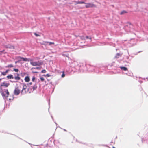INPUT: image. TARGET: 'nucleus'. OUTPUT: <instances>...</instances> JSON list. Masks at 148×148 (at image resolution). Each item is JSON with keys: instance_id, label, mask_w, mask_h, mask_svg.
Here are the masks:
<instances>
[{"instance_id": "obj_1", "label": "nucleus", "mask_w": 148, "mask_h": 148, "mask_svg": "<svg viewBox=\"0 0 148 148\" xmlns=\"http://www.w3.org/2000/svg\"><path fill=\"white\" fill-rule=\"evenodd\" d=\"M9 85L10 84L9 83H7L5 81H4L1 83L0 86V92L3 97H5V95L4 94V92L2 90V89L1 88L2 87L5 86V87H7L9 86Z\"/></svg>"}, {"instance_id": "obj_2", "label": "nucleus", "mask_w": 148, "mask_h": 148, "mask_svg": "<svg viewBox=\"0 0 148 148\" xmlns=\"http://www.w3.org/2000/svg\"><path fill=\"white\" fill-rule=\"evenodd\" d=\"M27 86L24 83L23 84V88L21 91V93L22 94L26 93L28 91V89H27Z\"/></svg>"}, {"instance_id": "obj_3", "label": "nucleus", "mask_w": 148, "mask_h": 148, "mask_svg": "<svg viewBox=\"0 0 148 148\" xmlns=\"http://www.w3.org/2000/svg\"><path fill=\"white\" fill-rule=\"evenodd\" d=\"M43 62L42 61H38L37 62H30V64L34 66H40L43 64Z\"/></svg>"}, {"instance_id": "obj_4", "label": "nucleus", "mask_w": 148, "mask_h": 148, "mask_svg": "<svg viewBox=\"0 0 148 148\" xmlns=\"http://www.w3.org/2000/svg\"><path fill=\"white\" fill-rule=\"evenodd\" d=\"M85 7L86 8H95L96 6L95 5L92 3H86Z\"/></svg>"}, {"instance_id": "obj_5", "label": "nucleus", "mask_w": 148, "mask_h": 148, "mask_svg": "<svg viewBox=\"0 0 148 148\" xmlns=\"http://www.w3.org/2000/svg\"><path fill=\"white\" fill-rule=\"evenodd\" d=\"M21 87H18L15 88L14 90V93L15 95H18L20 92V88Z\"/></svg>"}, {"instance_id": "obj_6", "label": "nucleus", "mask_w": 148, "mask_h": 148, "mask_svg": "<svg viewBox=\"0 0 148 148\" xmlns=\"http://www.w3.org/2000/svg\"><path fill=\"white\" fill-rule=\"evenodd\" d=\"M17 58L20 61H21V60H20V59H22L23 61H29V59L27 58H24L23 57H22L20 56H18L17 57Z\"/></svg>"}, {"instance_id": "obj_7", "label": "nucleus", "mask_w": 148, "mask_h": 148, "mask_svg": "<svg viewBox=\"0 0 148 148\" xmlns=\"http://www.w3.org/2000/svg\"><path fill=\"white\" fill-rule=\"evenodd\" d=\"M15 75H16L14 77L16 81H18L20 80L21 78L20 77L19 74L18 73H16Z\"/></svg>"}, {"instance_id": "obj_8", "label": "nucleus", "mask_w": 148, "mask_h": 148, "mask_svg": "<svg viewBox=\"0 0 148 148\" xmlns=\"http://www.w3.org/2000/svg\"><path fill=\"white\" fill-rule=\"evenodd\" d=\"M9 71V70H7L6 71H5V72L1 71V76H2V75L5 76Z\"/></svg>"}, {"instance_id": "obj_9", "label": "nucleus", "mask_w": 148, "mask_h": 148, "mask_svg": "<svg viewBox=\"0 0 148 148\" xmlns=\"http://www.w3.org/2000/svg\"><path fill=\"white\" fill-rule=\"evenodd\" d=\"M24 80L26 82H28L30 81V79L28 76H27L25 77Z\"/></svg>"}, {"instance_id": "obj_10", "label": "nucleus", "mask_w": 148, "mask_h": 148, "mask_svg": "<svg viewBox=\"0 0 148 148\" xmlns=\"http://www.w3.org/2000/svg\"><path fill=\"white\" fill-rule=\"evenodd\" d=\"M7 78L8 79H13L14 78V77H13V76L11 75H9L7 76Z\"/></svg>"}, {"instance_id": "obj_11", "label": "nucleus", "mask_w": 148, "mask_h": 148, "mask_svg": "<svg viewBox=\"0 0 148 148\" xmlns=\"http://www.w3.org/2000/svg\"><path fill=\"white\" fill-rule=\"evenodd\" d=\"M32 88L33 89V90H36V89L37 88V84H35L34 85L32 86Z\"/></svg>"}, {"instance_id": "obj_12", "label": "nucleus", "mask_w": 148, "mask_h": 148, "mask_svg": "<svg viewBox=\"0 0 148 148\" xmlns=\"http://www.w3.org/2000/svg\"><path fill=\"white\" fill-rule=\"evenodd\" d=\"M76 4H85V3L84 2L82 1H77L76 2Z\"/></svg>"}, {"instance_id": "obj_13", "label": "nucleus", "mask_w": 148, "mask_h": 148, "mask_svg": "<svg viewBox=\"0 0 148 148\" xmlns=\"http://www.w3.org/2000/svg\"><path fill=\"white\" fill-rule=\"evenodd\" d=\"M120 68L122 70H124V71H127V69L126 67H121Z\"/></svg>"}, {"instance_id": "obj_14", "label": "nucleus", "mask_w": 148, "mask_h": 148, "mask_svg": "<svg viewBox=\"0 0 148 148\" xmlns=\"http://www.w3.org/2000/svg\"><path fill=\"white\" fill-rule=\"evenodd\" d=\"M127 11H124V10H123V11H122V12H121L120 14L121 15H123V14H124L125 13H127Z\"/></svg>"}, {"instance_id": "obj_15", "label": "nucleus", "mask_w": 148, "mask_h": 148, "mask_svg": "<svg viewBox=\"0 0 148 148\" xmlns=\"http://www.w3.org/2000/svg\"><path fill=\"white\" fill-rule=\"evenodd\" d=\"M121 56V55L119 53H117L115 56V58H119L120 56Z\"/></svg>"}, {"instance_id": "obj_16", "label": "nucleus", "mask_w": 148, "mask_h": 148, "mask_svg": "<svg viewBox=\"0 0 148 148\" xmlns=\"http://www.w3.org/2000/svg\"><path fill=\"white\" fill-rule=\"evenodd\" d=\"M5 93L7 94V95L6 96L5 95V97H7L8 96V95H9V93L8 90L7 89L5 91Z\"/></svg>"}, {"instance_id": "obj_17", "label": "nucleus", "mask_w": 148, "mask_h": 148, "mask_svg": "<svg viewBox=\"0 0 148 148\" xmlns=\"http://www.w3.org/2000/svg\"><path fill=\"white\" fill-rule=\"evenodd\" d=\"M49 43V42H47V41H44L43 42V44L44 45H47V44Z\"/></svg>"}, {"instance_id": "obj_18", "label": "nucleus", "mask_w": 148, "mask_h": 148, "mask_svg": "<svg viewBox=\"0 0 148 148\" xmlns=\"http://www.w3.org/2000/svg\"><path fill=\"white\" fill-rule=\"evenodd\" d=\"M13 66H13V65H12V64L8 65L7 66V67H9V68L12 67H13Z\"/></svg>"}, {"instance_id": "obj_19", "label": "nucleus", "mask_w": 148, "mask_h": 148, "mask_svg": "<svg viewBox=\"0 0 148 148\" xmlns=\"http://www.w3.org/2000/svg\"><path fill=\"white\" fill-rule=\"evenodd\" d=\"M35 79V77L34 76H33V77H32V81L33 82H34V81Z\"/></svg>"}, {"instance_id": "obj_20", "label": "nucleus", "mask_w": 148, "mask_h": 148, "mask_svg": "<svg viewBox=\"0 0 148 148\" xmlns=\"http://www.w3.org/2000/svg\"><path fill=\"white\" fill-rule=\"evenodd\" d=\"M14 71L15 72H18L19 71V70L18 69H14Z\"/></svg>"}, {"instance_id": "obj_21", "label": "nucleus", "mask_w": 148, "mask_h": 148, "mask_svg": "<svg viewBox=\"0 0 148 148\" xmlns=\"http://www.w3.org/2000/svg\"><path fill=\"white\" fill-rule=\"evenodd\" d=\"M34 34L36 36H40V35H39L38 34H37L36 33H34Z\"/></svg>"}, {"instance_id": "obj_22", "label": "nucleus", "mask_w": 148, "mask_h": 148, "mask_svg": "<svg viewBox=\"0 0 148 148\" xmlns=\"http://www.w3.org/2000/svg\"><path fill=\"white\" fill-rule=\"evenodd\" d=\"M48 43L49 44V45H51V44H54V43L53 42H49V43Z\"/></svg>"}, {"instance_id": "obj_23", "label": "nucleus", "mask_w": 148, "mask_h": 148, "mask_svg": "<svg viewBox=\"0 0 148 148\" xmlns=\"http://www.w3.org/2000/svg\"><path fill=\"white\" fill-rule=\"evenodd\" d=\"M46 72V71L45 70H43L41 71V72L42 73H45Z\"/></svg>"}, {"instance_id": "obj_24", "label": "nucleus", "mask_w": 148, "mask_h": 148, "mask_svg": "<svg viewBox=\"0 0 148 148\" xmlns=\"http://www.w3.org/2000/svg\"><path fill=\"white\" fill-rule=\"evenodd\" d=\"M40 79L42 81H43L44 80V79L43 77H41L40 78Z\"/></svg>"}, {"instance_id": "obj_25", "label": "nucleus", "mask_w": 148, "mask_h": 148, "mask_svg": "<svg viewBox=\"0 0 148 148\" xmlns=\"http://www.w3.org/2000/svg\"><path fill=\"white\" fill-rule=\"evenodd\" d=\"M32 69H40V68L39 67H37L36 68H32Z\"/></svg>"}, {"instance_id": "obj_26", "label": "nucleus", "mask_w": 148, "mask_h": 148, "mask_svg": "<svg viewBox=\"0 0 148 148\" xmlns=\"http://www.w3.org/2000/svg\"><path fill=\"white\" fill-rule=\"evenodd\" d=\"M86 39H90L91 40V37H90V38H89L88 37V36H86Z\"/></svg>"}, {"instance_id": "obj_27", "label": "nucleus", "mask_w": 148, "mask_h": 148, "mask_svg": "<svg viewBox=\"0 0 148 148\" xmlns=\"http://www.w3.org/2000/svg\"><path fill=\"white\" fill-rule=\"evenodd\" d=\"M65 76V74L63 73L62 75V77H64Z\"/></svg>"}, {"instance_id": "obj_28", "label": "nucleus", "mask_w": 148, "mask_h": 148, "mask_svg": "<svg viewBox=\"0 0 148 148\" xmlns=\"http://www.w3.org/2000/svg\"><path fill=\"white\" fill-rule=\"evenodd\" d=\"M29 85H31L32 84V82H30L28 84Z\"/></svg>"}, {"instance_id": "obj_29", "label": "nucleus", "mask_w": 148, "mask_h": 148, "mask_svg": "<svg viewBox=\"0 0 148 148\" xmlns=\"http://www.w3.org/2000/svg\"><path fill=\"white\" fill-rule=\"evenodd\" d=\"M46 76L48 77H49L50 76V75L49 74H47L46 75Z\"/></svg>"}, {"instance_id": "obj_30", "label": "nucleus", "mask_w": 148, "mask_h": 148, "mask_svg": "<svg viewBox=\"0 0 148 148\" xmlns=\"http://www.w3.org/2000/svg\"><path fill=\"white\" fill-rule=\"evenodd\" d=\"M113 147V148H115V147Z\"/></svg>"}, {"instance_id": "obj_31", "label": "nucleus", "mask_w": 148, "mask_h": 148, "mask_svg": "<svg viewBox=\"0 0 148 148\" xmlns=\"http://www.w3.org/2000/svg\"><path fill=\"white\" fill-rule=\"evenodd\" d=\"M34 73H37V72H34Z\"/></svg>"}]
</instances>
